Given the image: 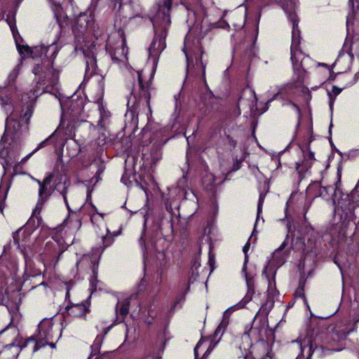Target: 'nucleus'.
<instances>
[{
    "mask_svg": "<svg viewBox=\"0 0 359 359\" xmlns=\"http://www.w3.org/2000/svg\"><path fill=\"white\" fill-rule=\"evenodd\" d=\"M187 23L189 31L185 37L183 48L187 58V75L184 83L199 77L205 81V65L202 61L203 50L199 40L203 29V22L200 17H196V12L191 11L188 13Z\"/></svg>",
    "mask_w": 359,
    "mask_h": 359,
    "instance_id": "nucleus-1",
    "label": "nucleus"
},
{
    "mask_svg": "<svg viewBox=\"0 0 359 359\" xmlns=\"http://www.w3.org/2000/svg\"><path fill=\"white\" fill-rule=\"evenodd\" d=\"M90 219L92 223L98 229L96 231L101 237L103 245L100 248L93 249V252L91 256L88 255H84L76 262V266L78 269L79 267H88L92 270L93 276L90 278V290H91V293H93L97 289H101V287L99 285L100 282L97 280L95 269L97 268L100 257L104 250L113 243L114 236L111 235L106 226L103 214L96 212L91 215Z\"/></svg>",
    "mask_w": 359,
    "mask_h": 359,
    "instance_id": "nucleus-2",
    "label": "nucleus"
},
{
    "mask_svg": "<svg viewBox=\"0 0 359 359\" xmlns=\"http://www.w3.org/2000/svg\"><path fill=\"white\" fill-rule=\"evenodd\" d=\"M172 0H163L154 8L155 13L150 14L153 23L155 36L149 47V59L152 60L154 65L156 62L159 55L165 48V37L167 30L170 24V10Z\"/></svg>",
    "mask_w": 359,
    "mask_h": 359,
    "instance_id": "nucleus-3",
    "label": "nucleus"
},
{
    "mask_svg": "<svg viewBox=\"0 0 359 359\" xmlns=\"http://www.w3.org/2000/svg\"><path fill=\"white\" fill-rule=\"evenodd\" d=\"M45 84V79H41L40 77L39 80L36 82V87L22 98V101L27 104L23 116H20L18 118L16 111H13L6 118L5 136L10 137L11 139L14 140L20 138L21 132L27 129L28 121L32 114L31 104L36 100L39 95L46 91L48 86H44Z\"/></svg>",
    "mask_w": 359,
    "mask_h": 359,
    "instance_id": "nucleus-4",
    "label": "nucleus"
},
{
    "mask_svg": "<svg viewBox=\"0 0 359 359\" xmlns=\"http://www.w3.org/2000/svg\"><path fill=\"white\" fill-rule=\"evenodd\" d=\"M142 73V71L136 72L138 85L128 97V110L125 115L126 124L129 125L134 130L137 128V110L140 109L141 107H148L149 110H151L149 106V81H144Z\"/></svg>",
    "mask_w": 359,
    "mask_h": 359,
    "instance_id": "nucleus-5",
    "label": "nucleus"
},
{
    "mask_svg": "<svg viewBox=\"0 0 359 359\" xmlns=\"http://www.w3.org/2000/svg\"><path fill=\"white\" fill-rule=\"evenodd\" d=\"M271 330H269L264 325L257 327L254 325L250 334L243 335V339L251 337L255 340L254 344L250 346V353L254 355L255 359H273L274 354L272 353V345L273 344V336Z\"/></svg>",
    "mask_w": 359,
    "mask_h": 359,
    "instance_id": "nucleus-6",
    "label": "nucleus"
},
{
    "mask_svg": "<svg viewBox=\"0 0 359 359\" xmlns=\"http://www.w3.org/2000/svg\"><path fill=\"white\" fill-rule=\"evenodd\" d=\"M32 179L39 185V200L33 211V215H37L41 212L44 203L55 190L61 191L68 211L69 212H71V209L69 208L67 198L66 190L68 186V183L67 182L66 177H63L62 176H60V179L58 180L57 177H55L54 174L49 173L42 182L33 177Z\"/></svg>",
    "mask_w": 359,
    "mask_h": 359,
    "instance_id": "nucleus-7",
    "label": "nucleus"
},
{
    "mask_svg": "<svg viewBox=\"0 0 359 359\" xmlns=\"http://www.w3.org/2000/svg\"><path fill=\"white\" fill-rule=\"evenodd\" d=\"M349 1L351 8L346 19L347 36L342 50L333 64V67L337 68V74L345 72L350 68L353 56L351 53V48L348 44L349 36L351 34L352 27L355 22L359 25V0H349Z\"/></svg>",
    "mask_w": 359,
    "mask_h": 359,
    "instance_id": "nucleus-8",
    "label": "nucleus"
},
{
    "mask_svg": "<svg viewBox=\"0 0 359 359\" xmlns=\"http://www.w3.org/2000/svg\"><path fill=\"white\" fill-rule=\"evenodd\" d=\"M296 0H290L287 2L284 1L283 8L285 13L287 15L288 19L292 23V43H291V61L294 70H298L301 73L300 69H304L303 59L304 58L303 53L299 50L301 36L300 30L298 27L299 20L295 13Z\"/></svg>",
    "mask_w": 359,
    "mask_h": 359,
    "instance_id": "nucleus-9",
    "label": "nucleus"
},
{
    "mask_svg": "<svg viewBox=\"0 0 359 359\" xmlns=\"http://www.w3.org/2000/svg\"><path fill=\"white\" fill-rule=\"evenodd\" d=\"M8 24L12 32L15 42L20 55L22 57L32 56V57H40L43 55L49 57L50 60H54L58 51V47L55 42L50 45H41L31 48L27 45H21L19 42L20 35L17 30L15 22L13 20H7Z\"/></svg>",
    "mask_w": 359,
    "mask_h": 359,
    "instance_id": "nucleus-10",
    "label": "nucleus"
},
{
    "mask_svg": "<svg viewBox=\"0 0 359 359\" xmlns=\"http://www.w3.org/2000/svg\"><path fill=\"white\" fill-rule=\"evenodd\" d=\"M61 336L60 327L55 325L52 318L43 319L38 326V330L31 340L36 341L34 351L46 345L52 348L55 347L54 340H57Z\"/></svg>",
    "mask_w": 359,
    "mask_h": 359,
    "instance_id": "nucleus-11",
    "label": "nucleus"
},
{
    "mask_svg": "<svg viewBox=\"0 0 359 359\" xmlns=\"http://www.w3.org/2000/svg\"><path fill=\"white\" fill-rule=\"evenodd\" d=\"M106 50L109 53L112 62L118 65H125L128 61V48L125 39L121 32L111 34L106 44Z\"/></svg>",
    "mask_w": 359,
    "mask_h": 359,
    "instance_id": "nucleus-12",
    "label": "nucleus"
},
{
    "mask_svg": "<svg viewBox=\"0 0 359 359\" xmlns=\"http://www.w3.org/2000/svg\"><path fill=\"white\" fill-rule=\"evenodd\" d=\"M62 109L61 124L66 118H70L72 121H84V116L82 115L85 106L83 98L67 97L66 100L59 99Z\"/></svg>",
    "mask_w": 359,
    "mask_h": 359,
    "instance_id": "nucleus-13",
    "label": "nucleus"
},
{
    "mask_svg": "<svg viewBox=\"0 0 359 359\" xmlns=\"http://www.w3.org/2000/svg\"><path fill=\"white\" fill-rule=\"evenodd\" d=\"M290 346L291 349L299 351V354L297 359H311L312 354L318 351L316 346L313 348L311 336H306L303 338L301 337L296 341H292Z\"/></svg>",
    "mask_w": 359,
    "mask_h": 359,
    "instance_id": "nucleus-14",
    "label": "nucleus"
},
{
    "mask_svg": "<svg viewBox=\"0 0 359 359\" xmlns=\"http://www.w3.org/2000/svg\"><path fill=\"white\" fill-rule=\"evenodd\" d=\"M252 297L250 296V292L246 293L245 296L238 303L228 308L223 313L222 322L216 329L215 335L218 336L219 334H222L224 330L229 325V318L231 313L234 311L245 308V306L252 300Z\"/></svg>",
    "mask_w": 359,
    "mask_h": 359,
    "instance_id": "nucleus-15",
    "label": "nucleus"
},
{
    "mask_svg": "<svg viewBox=\"0 0 359 359\" xmlns=\"http://www.w3.org/2000/svg\"><path fill=\"white\" fill-rule=\"evenodd\" d=\"M94 107L95 109L92 111V114L88 115V117L91 118L90 122L92 125L96 123L97 128H102L110 116V113L105 108L102 99H99L94 104Z\"/></svg>",
    "mask_w": 359,
    "mask_h": 359,
    "instance_id": "nucleus-16",
    "label": "nucleus"
},
{
    "mask_svg": "<svg viewBox=\"0 0 359 359\" xmlns=\"http://www.w3.org/2000/svg\"><path fill=\"white\" fill-rule=\"evenodd\" d=\"M263 275L266 276L268 281V298L264 304H263L260 309L259 312L263 313L265 315H267L269 312L271 310L273 306V298L277 295L278 290L276 287V282H275V274L273 273L271 277H269L267 275V269L266 267L263 271Z\"/></svg>",
    "mask_w": 359,
    "mask_h": 359,
    "instance_id": "nucleus-17",
    "label": "nucleus"
},
{
    "mask_svg": "<svg viewBox=\"0 0 359 359\" xmlns=\"http://www.w3.org/2000/svg\"><path fill=\"white\" fill-rule=\"evenodd\" d=\"M15 242L20 248L21 252L24 255L25 260V283L30 277L40 276L41 274V270L39 268H36L35 264L31 260L28 250L23 246H20L19 242L15 238H14Z\"/></svg>",
    "mask_w": 359,
    "mask_h": 359,
    "instance_id": "nucleus-18",
    "label": "nucleus"
},
{
    "mask_svg": "<svg viewBox=\"0 0 359 359\" xmlns=\"http://www.w3.org/2000/svg\"><path fill=\"white\" fill-rule=\"evenodd\" d=\"M298 90H305V88L302 85V80L300 78H298V80L294 83H290L284 86L279 88L277 93L273 95L272 98L268 100V102H272L273 100L277 99L279 96L281 98H285L287 95L297 93ZM306 90H307V89H306Z\"/></svg>",
    "mask_w": 359,
    "mask_h": 359,
    "instance_id": "nucleus-19",
    "label": "nucleus"
},
{
    "mask_svg": "<svg viewBox=\"0 0 359 359\" xmlns=\"http://www.w3.org/2000/svg\"><path fill=\"white\" fill-rule=\"evenodd\" d=\"M302 151L304 160L301 163H296V169L299 174L306 172L315 160L314 154L310 151L309 145L302 147Z\"/></svg>",
    "mask_w": 359,
    "mask_h": 359,
    "instance_id": "nucleus-20",
    "label": "nucleus"
},
{
    "mask_svg": "<svg viewBox=\"0 0 359 359\" xmlns=\"http://www.w3.org/2000/svg\"><path fill=\"white\" fill-rule=\"evenodd\" d=\"M65 310L69 316L73 318H82L89 311L87 302L81 304H69Z\"/></svg>",
    "mask_w": 359,
    "mask_h": 359,
    "instance_id": "nucleus-21",
    "label": "nucleus"
},
{
    "mask_svg": "<svg viewBox=\"0 0 359 359\" xmlns=\"http://www.w3.org/2000/svg\"><path fill=\"white\" fill-rule=\"evenodd\" d=\"M130 308V299H126L118 301L116 306V319L115 323L116 324L123 322L128 315Z\"/></svg>",
    "mask_w": 359,
    "mask_h": 359,
    "instance_id": "nucleus-22",
    "label": "nucleus"
},
{
    "mask_svg": "<svg viewBox=\"0 0 359 359\" xmlns=\"http://www.w3.org/2000/svg\"><path fill=\"white\" fill-rule=\"evenodd\" d=\"M285 248V242L273 253L271 264L280 266L285 262L287 257V254L283 251Z\"/></svg>",
    "mask_w": 359,
    "mask_h": 359,
    "instance_id": "nucleus-23",
    "label": "nucleus"
},
{
    "mask_svg": "<svg viewBox=\"0 0 359 359\" xmlns=\"http://www.w3.org/2000/svg\"><path fill=\"white\" fill-rule=\"evenodd\" d=\"M93 24V18L86 14L81 15L76 22V26L79 32L81 33L84 32L87 29L92 27Z\"/></svg>",
    "mask_w": 359,
    "mask_h": 359,
    "instance_id": "nucleus-24",
    "label": "nucleus"
},
{
    "mask_svg": "<svg viewBox=\"0 0 359 359\" xmlns=\"http://www.w3.org/2000/svg\"><path fill=\"white\" fill-rule=\"evenodd\" d=\"M0 104L6 114L13 110V105L7 95V90L6 88L0 89Z\"/></svg>",
    "mask_w": 359,
    "mask_h": 359,
    "instance_id": "nucleus-25",
    "label": "nucleus"
},
{
    "mask_svg": "<svg viewBox=\"0 0 359 359\" xmlns=\"http://www.w3.org/2000/svg\"><path fill=\"white\" fill-rule=\"evenodd\" d=\"M19 154L20 153L18 149H11L7 151V156L5 157L4 163H2L3 168L6 169V167L12 165L18 158Z\"/></svg>",
    "mask_w": 359,
    "mask_h": 359,
    "instance_id": "nucleus-26",
    "label": "nucleus"
},
{
    "mask_svg": "<svg viewBox=\"0 0 359 359\" xmlns=\"http://www.w3.org/2000/svg\"><path fill=\"white\" fill-rule=\"evenodd\" d=\"M242 273L245 276V282L248 287L247 293L250 292V296L252 297L255 291L254 287V278L255 274L253 272H247V269L243 271V268L242 269Z\"/></svg>",
    "mask_w": 359,
    "mask_h": 359,
    "instance_id": "nucleus-27",
    "label": "nucleus"
},
{
    "mask_svg": "<svg viewBox=\"0 0 359 359\" xmlns=\"http://www.w3.org/2000/svg\"><path fill=\"white\" fill-rule=\"evenodd\" d=\"M102 337L97 336L91 346L92 352L88 359H97V355L100 352Z\"/></svg>",
    "mask_w": 359,
    "mask_h": 359,
    "instance_id": "nucleus-28",
    "label": "nucleus"
},
{
    "mask_svg": "<svg viewBox=\"0 0 359 359\" xmlns=\"http://www.w3.org/2000/svg\"><path fill=\"white\" fill-rule=\"evenodd\" d=\"M341 91L342 88H339L335 86H332V89L331 91H327L329 97V106L331 111H332L337 96L339 95Z\"/></svg>",
    "mask_w": 359,
    "mask_h": 359,
    "instance_id": "nucleus-29",
    "label": "nucleus"
},
{
    "mask_svg": "<svg viewBox=\"0 0 359 359\" xmlns=\"http://www.w3.org/2000/svg\"><path fill=\"white\" fill-rule=\"evenodd\" d=\"M203 184L205 189L212 190L215 184V177L212 173L207 174L203 179Z\"/></svg>",
    "mask_w": 359,
    "mask_h": 359,
    "instance_id": "nucleus-30",
    "label": "nucleus"
},
{
    "mask_svg": "<svg viewBox=\"0 0 359 359\" xmlns=\"http://www.w3.org/2000/svg\"><path fill=\"white\" fill-rule=\"evenodd\" d=\"M95 48V45H93L88 50H86L83 48V53L84 55L88 57V60L86 61L87 65V69H89V65H90L92 67L94 65L95 62V57H94V52L93 48Z\"/></svg>",
    "mask_w": 359,
    "mask_h": 359,
    "instance_id": "nucleus-31",
    "label": "nucleus"
},
{
    "mask_svg": "<svg viewBox=\"0 0 359 359\" xmlns=\"http://www.w3.org/2000/svg\"><path fill=\"white\" fill-rule=\"evenodd\" d=\"M20 74V65H16L12 71L10 72L8 76V83L9 86H12L15 83L16 79Z\"/></svg>",
    "mask_w": 359,
    "mask_h": 359,
    "instance_id": "nucleus-32",
    "label": "nucleus"
},
{
    "mask_svg": "<svg viewBox=\"0 0 359 359\" xmlns=\"http://www.w3.org/2000/svg\"><path fill=\"white\" fill-rule=\"evenodd\" d=\"M50 74H51L53 77L50 81V85L54 86L55 85H56L57 81L58 79V72H55L53 69H48V72L45 73L44 78H48Z\"/></svg>",
    "mask_w": 359,
    "mask_h": 359,
    "instance_id": "nucleus-33",
    "label": "nucleus"
},
{
    "mask_svg": "<svg viewBox=\"0 0 359 359\" xmlns=\"http://www.w3.org/2000/svg\"><path fill=\"white\" fill-rule=\"evenodd\" d=\"M184 196L185 200L191 201L195 203L198 202V198L194 192L191 189L184 190Z\"/></svg>",
    "mask_w": 359,
    "mask_h": 359,
    "instance_id": "nucleus-34",
    "label": "nucleus"
},
{
    "mask_svg": "<svg viewBox=\"0 0 359 359\" xmlns=\"http://www.w3.org/2000/svg\"><path fill=\"white\" fill-rule=\"evenodd\" d=\"M67 225L70 224L72 227L73 230H78L81 225V221L79 219H76L74 221H72L69 218L65 222Z\"/></svg>",
    "mask_w": 359,
    "mask_h": 359,
    "instance_id": "nucleus-35",
    "label": "nucleus"
},
{
    "mask_svg": "<svg viewBox=\"0 0 359 359\" xmlns=\"http://www.w3.org/2000/svg\"><path fill=\"white\" fill-rule=\"evenodd\" d=\"M249 249H250V244H249V243H247L243 248V251L245 254V259H244V263H243V271H244L247 268V264L248 262V251L249 250Z\"/></svg>",
    "mask_w": 359,
    "mask_h": 359,
    "instance_id": "nucleus-36",
    "label": "nucleus"
},
{
    "mask_svg": "<svg viewBox=\"0 0 359 359\" xmlns=\"http://www.w3.org/2000/svg\"><path fill=\"white\" fill-rule=\"evenodd\" d=\"M264 198H265V195L264 194H261L259 195V201H258V204H257V221L258 220V219L259 217V215H260V213L262 212V205H263V203H264Z\"/></svg>",
    "mask_w": 359,
    "mask_h": 359,
    "instance_id": "nucleus-37",
    "label": "nucleus"
},
{
    "mask_svg": "<svg viewBox=\"0 0 359 359\" xmlns=\"http://www.w3.org/2000/svg\"><path fill=\"white\" fill-rule=\"evenodd\" d=\"M240 15L241 17V22L239 23L233 24L236 29H241L244 26L245 22L246 12H245L244 14L241 13Z\"/></svg>",
    "mask_w": 359,
    "mask_h": 359,
    "instance_id": "nucleus-38",
    "label": "nucleus"
},
{
    "mask_svg": "<svg viewBox=\"0 0 359 359\" xmlns=\"http://www.w3.org/2000/svg\"><path fill=\"white\" fill-rule=\"evenodd\" d=\"M50 138V136L49 137L46 138V140H44L43 141H42L41 142H40L38 144V146L36 147V149L34 150V152L35 153L37 151H39V149L46 147L47 145Z\"/></svg>",
    "mask_w": 359,
    "mask_h": 359,
    "instance_id": "nucleus-39",
    "label": "nucleus"
},
{
    "mask_svg": "<svg viewBox=\"0 0 359 359\" xmlns=\"http://www.w3.org/2000/svg\"><path fill=\"white\" fill-rule=\"evenodd\" d=\"M60 9V5L54 4V8H53L55 17L58 20L60 17H61V15L59 13V10Z\"/></svg>",
    "mask_w": 359,
    "mask_h": 359,
    "instance_id": "nucleus-40",
    "label": "nucleus"
},
{
    "mask_svg": "<svg viewBox=\"0 0 359 359\" xmlns=\"http://www.w3.org/2000/svg\"><path fill=\"white\" fill-rule=\"evenodd\" d=\"M167 140L168 139H165V140H163V139H161V140H155L154 138L152 140V141H154V144L157 145L158 147H161L162 146L163 144H164L166 142H167Z\"/></svg>",
    "mask_w": 359,
    "mask_h": 359,
    "instance_id": "nucleus-41",
    "label": "nucleus"
},
{
    "mask_svg": "<svg viewBox=\"0 0 359 359\" xmlns=\"http://www.w3.org/2000/svg\"><path fill=\"white\" fill-rule=\"evenodd\" d=\"M42 72V67L37 65L36 66L34 67V69H33V73L37 76H40V74L41 72Z\"/></svg>",
    "mask_w": 359,
    "mask_h": 359,
    "instance_id": "nucleus-42",
    "label": "nucleus"
},
{
    "mask_svg": "<svg viewBox=\"0 0 359 359\" xmlns=\"http://www.w3.org/2000/svg\"><path fill=\"white\" fill-rule=\"evenodd\" d=\"M34 154V151L31 153H29V154H27L25 157H24L20 163H22V164H24L26 163V161L29 158H31V156Z\"/></svg>",
    "mask_w": 359,
    "mask_h": 359,
    "instance_id": "nucleus-43",
    "label": "nucleus"
},
{
    "mask_svg": "<svg viewBox=\"0 0 359 359\" xmlns=\"http://www.w3.org/2000/svg\"><path fill=\"white\" fill-rule=\"evenodd\" d=\"M358 80H359V72H357L355 74L353 79L349 83V84L353 85V84L355 83Z\"/></svg>",
    "mask_w": 359,
    "mask_h": 359,
    "instance_id": "nucleus-44",
    "label": "nucleus"
},
{
    "mask_svg": "<svg viewBox=\"0 0 359 359\" xmlns=\"http://www.w3.org/2000/svg\"><path fill=\"white\" fill-rule=\"evenodd\" d=\"M295 294H296V295H299V296L302 295L304 298V289L302 287H299L297 290Z\"/></svg>",
    "mask_w": 359,
    "mask_h": 359,
    "instance_id": "nucleus-45",
    "label": "nucleus"
},
{
    "mask_svg": "<svg viewBox=\"0 0 359 359\" xmlns=\"http://www.w3.org/2000/svg\"><path fill=\"white\" fill-rule=\"evenodd\" d=\"M342 347H334V346H330V348H327V351H339L342 350Z\"/></svg>",
    "mask_w": 359,
    "mask_h": 359,
    "instance_id": "nucleus-46",
    "label": "nucleus"
},
{
    "mask_svg": "<svg viewBox=\"0 0 359 359\" xmlns=\"http://www.w3.org/2000/svg\"><path fill=\"white\" fill-rule=\"evenodd\" d=\"M142 240H143V238H142V237H141V238H140V245L142 246V249H145V248H146V247H145V246H144V247L142 246Z\"/></svg>",
    "mask_w": 359,
    "mask_h": 359,
    "instance_id": "nucleus-47",
    "label": "nucleus"
},
{
    "mask_svg": "<svg viewBox=\"0 0 359 359\" xmlns=\"http://www.w3.org/2000/svg\"><path fill=\"white\" fill-rule=\"evenodd\" d=\"M69 288L67 287V293H66V299L69 298Z\"/></svg>",
    "mask_w": 359,
    "mask_h": 359,
    "instance_id": "nucleus-48",
    "label": "nucleus"
},
{
    "mask_svg": "<svg viewBox=\"0 0 359 359\" xmlns=\"http://www.w3.org/2000/svg\"><path fill=\"white\" fill-rule=\"evenodd\" d=\"M201 344V342L199 341L197 345L196 346L195 348H194V351H195V353H196V350L197 348H198V346H200Z\"/></svg>",
    "mask_w": 359,
    "mask_h": 359,
    "instance_id": "nucleus-49",
    "label": "nucleus"
},
{
    "mask_svg": "<svg viewBox=\"0 0 359 359\" xmlns=\"http://www.w3.org/2000/svg\"><path fill=\"white\" fill-rule=\"evenodd\" d=\"M153 74H154V69L152 70V72L151 73V76H150L149 80L151 79V77H152Z\"/></svg>",
    "mask_w": 359,
    "mask_h": 359,
    "instance_id": "nucleus-50",
    "label": "nucleus"
},
{
    "mask_svg": "<svg viewBox=\"0 0 359 359\" xmlns=\"http://www.w3.org/2000/svg\"><path fill=\"white\" fill-rule=\"evenodd\" d=\"M18 165H19V163H16V164H15V165H14L15 168V169H17V168H18Z\"/></svg>",
    "mask_w": 359,
    "mask_h": 359,
    "instance_id": "nucleus-51",
    "label": "nucleus"
},
{
    "mask_svg": "<svg viewBox=\"0 0 359 359\" xmlns=\"http://www.w3.org/2000/svg\"><path fill=\"white\" fill-rule=\"evenodd\" d=\"M239 168V166L237 165L236 168H235V170H238Z\"/></svg>",
    "mask_w": 359,
    "mask_h": 359,
    "instance_id": "nucleus-52",
    "label": "nucleus"
},
{
    "mask_svg": "<svg viewBox=\"0 0 359 359\" xmlns=\"http://www.w3.org/2000/svg\"><path fill=\"white\" fill-rule=\"evenodd\" d=\"M146 222H147V219L144 218V224H146Z\"/></svg>",
    "mask_w": 359,
    "mask_h": 359,
    "instance_id": "nucleus-53",
    "label": "nucleus"
},
{
    "mask_svg": "<svg viewBox=\"0 0 359 359\" xmlns=\"http://www.w3.org/2000/svg\"><path fill=\"white\" fill-rule=\"evenodd\" d=\"M121 181L123 182L124 181V177H122L121 178Z\"/></svg>",
    "mask_w": 359,
    "mask_h": 359,
    "instance_id": "nucleus-54",
    "label": "nucleus"
},
{
    "mask_svg": "<svg viewBox=\"0 0 359 359\" xmlns=\"http://www.w3.org/2000/svg\"><path fill=\"white\" fill-rule=\"evenodd\" d=\"M76 29H77V28L76 27L74 28V32H76Z\"/></svg>",
    "mask_w": 359,
    "mask_h": 359,
    "instance_id": "nucleus-55",
    "label": "nucleus"
},
{
    "mask_svg": "<svg viewBox=\"0 0 359 359\" xmlns=\"http://www.w3.org/2000/svg\"><path fill=\"white\" fill-rule=\"evenodd\" d=\"M5 190H6V192H7V191H8V188H7V187H6Z\"/></svg>",
    "mask_w": 359,
    "mask_h": 359,
    "instance_id": "nucleus-56",
    "label": "nucleus"
},
{
    "mask_svg": "<svg viewBox=\"0 0 359 359\" xmlns=\"http://www.w3.org/2000/svg\"><path fill=\"white\" fill-rule=\"evenodd\" d=\"M27 229H28V226H27V227L25 228V231H27Z\"/></svg>",
    "mask_w": 359,
    "mask_h": 359,
    "instance_id": "nucleus-57",
    "label": "nucleus"
}]
</instances>
